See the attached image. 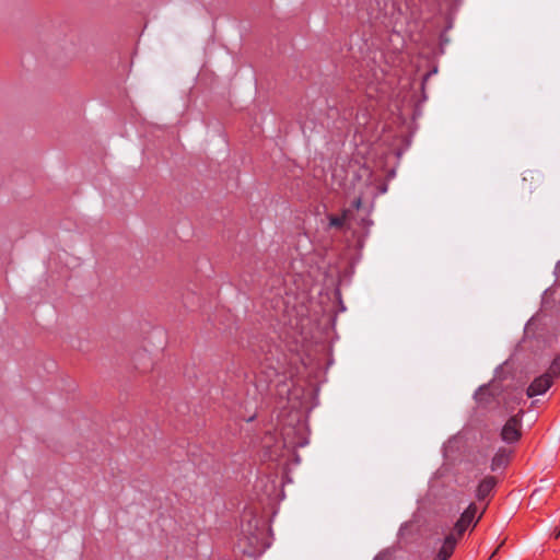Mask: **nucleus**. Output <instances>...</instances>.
<instances>
[{"label": "nucleus", "instance_id": "1", "mask_svg": "<svg viewBox=\"0 0 560 560\" xmlns=\"http://www.w3.org/2000/svg\"><path fill=\"white\" fill-rule=\"evenodd\" d=\"M522 420L518 415L512 416L503 425L500 436L505 443H515L521 438Z\"/></svg>", "mask_w": 560, "mask_h": 560}, {"label": "nucleus", "instance_id": "2", "mask_svg": "<svg viewBox=\"0 0 560 560\" xmlns=\"http://www.w3.org/2000/svg\"><path fill=\"white\" fill-rule=\"evenodd\" d=\"M552 382L553 378L551 377V374L545 373L544 375L536 377L527 388V396L534 397L545 394L550 388Z\"/></svg>", "mask_w": 560, "mask_h": 560}, {"label": "nucleus", "instance_id": "3", "mask_svg": "<svg viewBox=\"0 0 560 560\" xmlns=\"http://www.w3.org/2000/svg\"><path fill=\"white\" fill-rule=\"evenodd\" d=\"M477 512V508L475 504H470L460 515L459 520L456 522L454 526V530L457 534L458 537H460L464 532L467 529V527L470 524H476L479 518H477L475 522V515Z\"/></svg>", "mask_w": 560, "mask_h": 560}, {"label": "nucleus", "instance_id": "4", "mask_svg": "<svg viewBox=\"0 0 560 560\" xmlns=\"http://www.w3.org/2000/svg\"><path fill=\"white\" fill-rule=\"evenodd\" d=\"M458 538L456 533H451L445 537L443 546L438 553L439 560H447L452 556Z\"/></svg>", "mask_w": 560, "mask_h": 560}, {"label": "nucleus", "instance_id": "5", "mask_svg": "<svg viewBox=\"0 0 560 560\" xmlns=\"http://www.w3.org/2000/svg\"><path fill=\"white\" fill-rule=\"evenodd\" d=\"M497 485V479L492 476H488L481 480L477 489V498L479 500L486 499Z\"/></svg>", "mask_w": 560, "mask_h": 560}, {"label": "nucleus", "instance_id": "6", "mask_svg": "<svg viewBox=\"0 0 560 560\" xmlns=\"http://www.w3.org/2000/svg\"><path fill=\"white\" fill-rule=\"evenodd\" d=\"M271 302H272V307L276 311H282L288 316H290V299L284 300L281 296V289L280 288L277 289V291L275 293V299Z\"/></svg>", "mask_w": 560, "mask_h": 560}, {"label": "nucleus", "instance_id": "7", "mask_svg": "<svg viewBox=\"0 0 560 560\" xmlns=\"http://www.w3.org/2000/svg\"><path fill=\"white\" fill-rule=\"evenodd\" d=\"M509 456H510V451H508L504 447L499 448L492 458L491 469L497 470L500 467L506 465Z\"/></svg>", "mask_w": 560, "mask_h": 560}, {"label": "nucleus", "instance_id": "8", "mask_svg": "<svg viewBox=\"0 0 560 560\" xmlns=\"http://www.w3.org/2000/svg\"><path fill=\"white\" fill-rule=\"evenodd\" d=\"M351 212L350 210H343L341 215H334V214H330L328 217L329 219V225L331 228H336V229H341L345 224V222L348 220V218L350 217Z\"/></svg>", "mask_w": 560, "mask_h": 560}, {"label": "nucleus", "instance_id": "9", "mask_svg": "<svg viewBox=\"0 0 560 560\" xmlns=\"http://www.w3.org/2000/svg\"><path fill=\"white\" fill-rule=\"evenodd\" d=\"M547 374H551L552 378L560 375V355L556 357L549 366Z\"/></svg>", "mask_w": 560, "mask_h": 560}, {"label": "nucleus", "instance_id": "10", "mask_svg": "<svg viewBox=\"0 0 560 560\" xmlns=\"http://www.w3.org/2000/svg\"><path fill=\"white\" fill-rule=\"evenodd\" d=\"M353 205H354V207H355L357 209H359V208H360V206H361V200H360V199H357V200L354 201V203H353Z\"/></svg>", "mask_w": 560, "mask_h": 560}, {"label": "nucleus", "instance_id": "11", "mask_svg": "<svg viewBox=\"0 0 560 560\" xmlns=\"http://www.w3.org/2000/svg\"><path fill=\"white\" fill-rule=\"evenodd\" d=\"M560 537V528H558V530H556L555 533V538H559Z\"/></svg>", "mask_w": 560, "mask_h": 560}, {"label": "nucleus", "instance_id": "12", "mask_svg": "<svg viewBox=\"0 0 560 560\" xmlns=\"http://www.w3.org/2000/svg\"><path fill=\"white\" fill-rule=\"evenodd\" d=\"M498 548L491 553L490 559H492L494 556H497Z\"/></svg>", "mask_w": 560, "mask_h": 560}, {"label": "nucleus", "instance_id": "13", "mask_svg": "<svg viewBox=\"0 0 560 560\" xmlns=\"http://www.w3.org/2000/svg\"><path fill=\"white\" fill-rule=\"evenodd\" d=\"M504 545V541H501L500 545H498V549L501 548V546Z\"/></svg>", "mask_w": 560, "mask_h": 560}, {"label": "nucleus", "instance_id": "14", "mask_svg": "<svg viewBox=\"0 0 560 560\" xmlns=\"http://www.w3.org/2000/svg\"><path fill=\"white\" fill-rule=\"evenodd\" d=\"M504 545V541H501L500 545H498V549L501 548V546Z\"/></svg>", "mask_w": 560, "mask_h": 560}, {"label": "nucleus", "instance_id": "15", "mask_svg": "<svg viewBox=\"0 0 560 560\" xmlns=\"http://www.w3.org/2000/svg\"><path fill=\"white\" fill-rule=\"evenodd\" d=\"M504 545V541H501L500 545H498V549L501 548V546Z\"/></svg>", "mask_w": 560, "mask_h": 560}]
</instances>
